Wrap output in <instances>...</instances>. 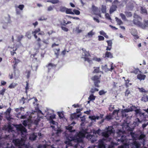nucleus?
<instances>
[{"label": "nucleus", "mask_w": 148, "mask_h": 148, "mask_svg": "<svg viewBox=\"0 0 148 148\" xmlns=\"http://www.w3.org/2000/svg\"><path fill=\"white\" fill-rule=\"evenodd\" d=\"M95 133L100 135H101L102 132H101V131L99 129Z\"/></svg>", "instance_id": "69168bd1"}, {"label": "nucleus", "mask_w": 148, "mask_h": 148, "mask_svg": "<svg viewBox=\"0 0 148 148\" xmlns=\"http://www.w3.org/2000/svg\"><path fill=\"white\" fill-rule=\"evenodd\" d=\"M105 57L112 58L113 57L112 54L110 52L107 51L105 53Z\"/></svg>", "instance_id": "f3484780"}, {"label": "nucleus", "mask_w": 148, "mask_h": 148, "mask_svg": "<svg viewBox=\"0 0 148 148\" xmlns=\"http://www.w3.org/2000/svg\"><path fill=\"white\" fill-rule=\"evenodd\" d=\"M112 133V129L110 130L109 128H108L106 131L102 132L101 135L105 138H108Z\"/></svg>", "instance_id": "0eeeda50"}, {"label": "nucleus", "mask_w": 148, "mask_h": 148, "mask_svg": "<svg viewBox=\"0 0 148 148\" xmlns=\"http://www.w3.org/2000/svg\"><path fill=\"white\" fill-rule=\"evenodd\" d=\"M120 16L123 20H125L126 18L125 15L123 13H121Z\"/></svg>", "instance_id": "680f3d73"}, {"label": "nucleus", "mask_w": 148, "mask_h": 148, "mask_svg": "<svg viewBox=\"0 0 148 148\" xmlns=\"http://www.w3.org/2000/svg\"><path fill=\"white\" fill-rule=\"evenodd\" d=\"M79 117V115L75 113L71 114V119H72L78 118Z\"/></svg>", "instance_id": "aec40b11"}, {"label": "nucleus", "mask_w": 148, "mask_h": 148, "mask_svg": "<svg viewBox=\"0 0 148 148\" xmlns=\"http://www.w3.org/2000/svg\"><path fill=\"white\" fill-rule=\"evenodd\" d=\"M108 43V46L109 47H112V42L111 40H107L106 41Z\"/></svg>", "instance_id": "c03bdc74"}, {"label": "nucleus", "mask_w": 148, "mask_h": 148, "mask_svg": "<svg viewBox=\"0 0 148 148\" xmlns=\"http://www.w3.org/2000/svg\"><path fill=\"white\" fill-rule=\"evenodd\" d=\"M114 67H115V66H114L113 64L112 63L111 65V68L108 69L107 70L112 72V70L114 69Z\"/></svg>", "instance_id": "37998d69"}, {"label": "nucleus", "mask_w": 148, "mask_h": 148, "mask_svg": "<svg viewBox=\"0 0 148 148\" xmlns=\"http://www.w3.org/2000/svg\"><path fill=\"white\" fill-rule=\"evenodd\" d=\"M126 15L127 17H131L132 16V14L131 12H125Z\"/></svg>", "instance_id": "ea45409f"}, {"label": "nucleus", "mask_w": 148, "mask_h": 148, "mask_svg": "<svg viewBox=\"0 0 148 148\" xmlns=\"http://www.w3.org/2000/svg\"><path fill=\"white\" fill-rule=\"evenodd\" d=\"M57 66V64H55L51 63H49L46 65V67L47 68L48 71V72H49L51 69H55L56 67Z\"/></svg>", "instance_id": "1a4fd4ad"}, {"label": "nucleus", "mask_w": 148, "mask_h": 148, "mask_svg": "<svg viewBox=\"0 0 148 148\" xmlns=\"http://www.w3.org/2000/svg\"><path fill=\"white\" fill-rule=\"evenodd\" d=\"M130 90H129L128 89H126L125 92V96H127L129 94H130Z\"/></svg>", "instance_id": "de8ad7c7"}, {"label": "nucleus", "mask_w": 148, "mask_h": 148, "mask_svg": "<svg viewBox=\"0 0 148 148\" xmlns=\"http://www.w3.org/2000/svg\"><path fill=\"white\" fill-rule=\"evenodd\" d=\"M73 12H74V14H75L76 15H79L80 14V11L78 10H77L76 9H74L73 10Z\"/></svg>", "instance_id": "4c0bfd02"}, {"label": "nucleus", "mask_w": 148, "mask_h": 148, "mask_svg": "<svg viewBox=\"0 0 148 148\" xmlns=\"http://www.w3.org/2000/svg\"><path fill=\"white\" fill-rule=\"evenodd\" d=\"M25 99L24 97H23L20 100V103H22L23 104H24L25 103Z\"/></svg>", "instance_id": "6e6d98bb"}, {"label": "nucleus", "mask_w": 148, "mask_h": 148, "mask_svg": "<svg viewBox=\"0 0 148 148\" xmlns=\"http://www.w3.org/2000/svg\"><path fill=\"white\" fill-rule=\"evenodd\" d=\"M122 116L123 117H125L126 118L128 117V114L126 113L122 112Z\"/></svg>", "instance_id": "e2e57ef3"}, {"label": "nucleus", "mask_w": 148, "mask_h": 148, "mask_svg": "<svg viewBox=\"0 0 148 148\" xmlns=\"http://www.w3.org/2000/svg\"><path fill=\"white\" fill-rule=\"evenodd\" d=\"M40 28H38L34 29L32 32L31 30L28 31L26 32L25 35V36L30 39L31 38L32 34L37 42L36 45L39 48H40L42 46L41 43V40L40 38L38 37L37 34L38 35L42 36L44 35L45 34L44 32H43L42 31L40 32Z\"/></svg>", "instance_id": "f257e3e1"}, {"label": "nucleus", "mask_w": 148, "mask_h": 148, "mask_svg": "<svg viewBox=\"0 0 148 148\" xmlns=\"http://www.w3.org/2000/svg\"><path fill=\"white\" fill-rule=\"evenodd\" d=\"M5 90L6 89L4 88H3L1 90H0V95H3L4 94Z\"/></svg>", "instance_id": "e433bc0d"}, {"label": "nucleus", "mask_w": 148, "mask_h": 148, "mask_svg": "<svg viewBox=\"0 0 148 148\" xmlns=\"http://www.w3.org/2000/svg\"><path fill=\"white\" fill-rule=\"evenodd\" d=\"M93 60L98 62H100L101 60V59L100 58H98L97 57H94V58H93Z\"/></svg>", "instance_id": "603ef678"}, {"label": "nucleus", "mask_w": 148, "mask_h": 148, "mask_svg": "<svg viewBox=\"0 0 148 148\" xmlns=\"http://www.w3.org/2000/svg\"><path fill=\"white\" fill-rule=\"evenodd\" d=\"M53 51L54 52V53L55 55H56L57 57H58V56H59L60 49L59 48H56L55 49H54L53 50Z\"/></svg>", "instance_id": "dca6fc26"}, {"label": "nucleus", "mask_w": 148, "mask_h": 148, "mask_svg": "<svg viewBox=\"0 0 148 148\" xmlns=\"http://www.w3.org/2000/svg\"><path fill=\"white\" fill-rule=\"evenodd\" d=\"M92 30H91L89 32L86 36V38H90L92 37Z\"/></svg>", "instance_id": "7c9ffc66"}, {"label": "nucleus", "mask_w": 148, "mask_h": 148, "mask_svg": "<svg viewBox=\"0 0 148 148\" xmlns=\"http://www.w3.org/2000/svg\"><path fill=\"white\" fill-rule=\"evenodd\" d=\"M98 9L97 8L95 7L93 5V12L95 14H97L98 13Z\"/></svg>", "instance_id": "cd10ccee"}, {"label": "nucleus", "mask_w": 148, "mask_h": 148, "mask_svg": "<svg viewBox=\"0 0 148 148\" xmlns=\"http://www.w3.org/2000/svg\"><path fill=\"white\" fill-rule=\"evenodd\" d=\"M85 137L84 134L82 132H79L77 133V134L73 137L68 136L66 140L65 143L68 145H70L71 144V141H75L77 143L82 142L83 141V139Z\"/></svg>", "instance_id": "f03ea898"}, {"label": "nucleus", "mask_w": 148, "mask_h": 148, "mask_svg": "<svg viewBox=\"0 0 148 148\" xmlns=\"http://www.w3.org/2000/svg\"><path fill=\"white\" fill-rule=\"evenodd\" d=\"M75 31L77 33H81L82 31V30L79 29V27L78 26L77 27H76Z\"/></svg>", "instance_id": "79ce46f5"}, {"label": "nucleus", "mask_w": 148, "mask_h": 148, "mask_svg": "<svg viewBox=\"0 0 148 148\" xmlns=\"http://www.w3.org/2000/svg\"><path fill=\"white\" fill-rule=\"evenodd\" d=\"M133 145L135 146L136 148H138L140 146V143L136 141H134L133 143Z\"/></svg>", "instance_id": "a878e982"}, {"label": "nucleus", "mask_w": 148, "mask_h": 148, "mask_svg": "<svg viewBox=\"0 0 148 148\" xmlns=\"http://www.w3.org/2000/svg\"><path fill=\"white\" fill-rule=\"evenodd\" d=\"M72 128H73V127L72 126H68L66 128V129L67 130H68L70 132H74L75 131V130H72Z\"/></svg>", "instance_id": "f704fd0d"}, {"label": "nucleus", "mask_w": 148, "mask_h": 148, "mask_svg": "<svg viewBox=\"0 0 148 148\" xmlns=\"http://www.w3.org/2000/svg\"><path fill=\"white\" fill-rule=\"evenodd\" d=\"M131 33L133 36H134L136 34H138L137 31L135 29H132L131 31Z\"/></svg>", "instance_id": "2f4dec72"}, {"label": "nucleus", "mask_w": 148, "mask_h": 148, "mask_svg": "<svg viewBox=\"0 0 148 148\" xmlns=\"http://www.w3.org/2000/svg\"><path fill=\"white\" fill-rule=\"evenodd\" d=\"M66 8L64 7H61L60 8V11L61 12H66Z\"/></svg>", "instance_id": "864d4df0"}, {"label": "nucleus", "mask_w": 148, "mask_h": 148, "mask_svg": "<svg viewBox=\"0 0 148 148\" xmlns=\"http://www.w3.org/2000/svg\"><path fill=\"white\" fill-rule=\"evenodd\" d=\"M37 137V135L36 134L34 133L30 135L29 139L31 140H34L36 139Z\"/></svg>", "instance_id": "f8f14e48"}, {"label": "nucleus", "mask_w": 148, "mask_h": 148, "mask_svg": "<svg viewBox=\"0 0 148 148\" xmlns=\"http://www.w3.org/2000/svg\"><path fill=\"white\" fill-rule=\"evenodd\" d=\"M104 40V37L101 36H98V40L99 41L103 40Z\"/></svg>", "instance_id": "052dcab7"}, {"label": "nucleus", "mask_w": 148, "mask_h": 148, "mask_svg": "<svg viewBox=\"0 0 148 148\" xmlns=\"http://www.w3.org/2000/svg\"><path fill=\"white\" fill-rule=\"evenodd\" d=\"M12 142L16 146L21 148L25 145V140L22 138H21V139H13Z\"/></svg>", "instance_id": "423d86ee"}, {"label": "nucleus", "mask_w": 148, "mask_h": 148, "mask_svg": "<svg viewBox=\"0 0 148 148\" xmlns=\"http://www.w3.org/2000/svg\"><path fill=\"white\" fill-rule=\"evenodd\" d=\"M26 87L25 88V90H26L25 92H26V93H27V91L28 90V89H29V84L28 82H27V81L26 82Z\"/></svg>", "instance_id": "a19ab883"}, {"label": "nucleus", "mask_w": 148, "mask_h": 148, "mask_svg": "<svg viewBox=\"0 0 148 148\" xmlns=\"http://www.w3.org/2000/svg\"><path fill=\"white\" fill-rule=\"evenodd\" d=\"M104 139H101L99 140L98 145V148H105V144L104 142Z\"/></svg>", "instance_id": "9b49d317"}, {"label": "nucleus", "mask_w": 148, "mask_h": 148, "mask_svg": "<svg viewBox=\"0 0 148 148\" xmlns=\"http://www.w3.org/2000/svg\"><path fill=\"white\" fill-rule=\"evenodd\" d=\"M130 134L133 139L134 140H137L138 139V135L135 134L134 133L131 132H130Z\"/></svg>", "instance_id": "2eb2a0df"}, {"label": "nucleus", "mask_w": 148, "mask_h": 148, "mask_svg": "<svg viewBox=\"0 0 148 148\" xmlns=\"http://www.w3.org/2000/svg\"><path fill=\"white\" fill-rule=\"evenodd\" d=\"M106 92H105L103 90H100L99 92V94L100 95H101L105 94Z\"/></svg>", "instance_id": "13d9d810"}, {"label": "nucleus", "mask_w": 148, "mask_h": 148, "mask_svg": "<svg viewBox=\"0 0 148 148\" xmlns=\"http://www.w3.org/2000/svg\"><path fill=\"white\" fill-rule=\"evenodd\" d=\"M66 14H74V13L72 12V9H71L66 8Z\"/></svg>", "instance_id": "4be33fe9"}, {"label": "nucleus", "mask_w": 148, "mask_h": 148, "mask_svg": "<svg viewBox=\"0 0 148 148\" xmlns=\"http://www.w3.org/2000/svg\"><path fill=\"white\" fill-rule=\"evenodd\" d=\"M139 71V70L138 69H135L133 72V73H135V74H138V71Z\"/></svg>", "instance_id": "774afa93"}, {"label": "nucleus", "mask_w": 148, "mask_h": 148, "mask_svg": "<svg viewBox=\"0 0 148 148\" xmlns=\"http://www.w3.org/2000/svg\"><path fill=\"white\" fill-rule=\"evenodd\" d=\"M50 119L53 120V119H55L56 118V115L55 114H53L52 115H51L50 116Z\"/></svg>", "instance_id": "338daca9"}, {"label": "nucleus", "mask_w": 148, "mask_h": 148, "mask_svg": "<svg viewBox=\"0 0 148 148\" xmlns=\"http://www.w3.org/2000/svg\"><path fill=\"white\" fill-rule=\"evenodd\" d=\"M61 27V29L64 32H67L69 30V29L68 28L65 27L64 26H62Z\"/></svg>", "instance_id": "58836bf2"}, {"label": "nucleus", "mask_w": 148, "mask_h": 148, "mask_svg": "<svg viewBox=\"0 0 148 148\" xmlns=\"http://www.w3.org/2000/svg\"><path fill=\"white\" fill-rule=\"evenodd\" d=\"M132 110H130L129 108L128 109H126L124 110H122V112H124L125 113L126 112H132Z\"/></svg>", "instance_id": "5fc2aeb1"}, {"label": "nucleus", "mask_w": 148, "mask_h": 148, "mask_svg": "<svg viewBox=\"0 0 148 148\" xmlns=\"http://www.w3.org/2000/svg\"><path fill=\"white\" fill-rule=\"evenodd\" d=\"M99 68V67H94L93 68L94 69V70L93 71V73H98L100 72Z\"/></svg>", "instance_id": "bb28decb"}, {"label": "nucleus", "mask_w": 148, "mask_h": 148, "mask_svg": "<svg viewBox=\"0 0 148 148\" xmlns=\"http://www.w3.org/2000/svg\"><path fill=\"white\" fill-rule=\"evenodd\" d=\"M102 68L104 70L106 71H108V69H109L107 68V64H105L104 66H102Z\"/></svg>", "instance_id": "a18cd8bd"}, {"label": "nucleus", "mask_w": 148, "mask_h": 148, "mask_svg": "<svg viewBox=\"0 0 148 148\" xmlns=\"http://www.w3.org/2000/svg\"><path fill=\"white\" fill-rule=\"evenodd\" d=\"M58 113L60 119H62L64 117L63 114L62 112H58Z\"/></svg>", "instance_id": "72a5a7b5"}, {"label": "nucleus", "mask_w": 148, "mask_h": 148, "mask_svg": "<svg viewBox=\"0 0 148 148\" xmlns=\"http://www.w3.org/2000/svg\"><path fill=\"white\" fill-rule=\"evenodd\" d=\"M117 8V6L114 5H112L110 8V14H112L114 11H116Z\"/></svg>", "instance_id": "4468645a"}, {"label": "nucleus", "mask_w": 148, "mask_h": 148, "mask_svg": "<svg viewBox=\"0 0 148 148\" xmlns=\"http://www.w3.org/2000/svg\"><path fill=\"white\" fill-rule=\"evenodd\" d=\"M47 1L52 4H56L59 2V0H47Z\"/></svg>", "instance_id": "393cba45"}, {"label": "nucleus", "mask_w": 148, "mask_h": 148, "mask_svg": "<svg viewBox=\"0 0 148 148\" xmlns=\"http://www.w3.org/2000/svg\"><path fill=\"white\" fill-rule=\"evenodd\" d=\"M145 136H146L145 135L141 133L139 136H138V139L139 140L143 139L144 140H145L144 138Z\"/></svg>", "instance_id": "412c9836"}, {"label": "nucleus", "mask_w": 148, "mask_h": 148, "mask_svg": "<svg viewBox=\"0 0 148 148\" xmlns=\"http://www.w3.org/2000/svg\"><path fill=\"white\" fill-rule=\"evenodd\" d=\"M141 11L142 13L147 14V10L145 8H142Z\"/></svg>", "instance_id": "bf43d9fd"}, {"label": "nucleus", "mask_w": 148, "mask_h": 148, "mask_svg": "<svg viewBox=\"0 0 148 148\" xmlns=\"http://www.w3.org/2000/svg\"><path fill=\"white\" fill-rule=\"evenodd\" d=\"M134 17L135 18L133 20L134 24L138 26L143 29H145L148 26V20L144 21V23H141L139 20H141L142 18L138 15H135Z\"/></svg>", "instance_id": "7ed1b4c3"}, {"label": "nucleus", "mask_w": 148, "mask_h": 148, "mask_svg": "<svg viewBox=\"0 0 148 148\" xmlns=\"http://www.w3.org/2000/svg\"><path fill=\"white\" fill-rule=\"evenodd\" d=\"M24 36L23 35H21L18 36L17 37V39L18 41H20L21 39L23 38Z\"/></svg>", "instance_id": "49530a36"}, {"label": "nucleus", "mask_w": 148, "mask_h": 148, "mask_svg": "<svg viewBox=\"0 0 148 148\" xmlns=\"http://www.w3.org/2000/svg\"><path fill=\"white\" fill-rule=\"evenodd\" d=\"M82 50L83 51L82 58L84 59L85 61H86L89 63H90L92 60L90 58L91 56L90 53L88 51H87L84 48H82Z\"/></svg>", "instance_id": "39448f33"}, {"label": "nucleus", "mask_w": 148, "mask_h": 148, "mask_svg": "<svg viewBox=\"0 0 148 148\" xmlns=\"http://www.w3.org/2000/svg\"><path fill=\"white\" fill-rule=\"evenodd\" d=\"M11 50L10 51L11 54L12 56L14 55V54H16V53L15 52L17 50V48H11Z\"/></svg>", "instance_id": "a211bd4d"}, {"label": "nucleus", "mask_w": 148, "mask_h": 148, "mask_svg": "<svg viewBox=\"0 0 148 148\" xmlns=\"http://www.w3.org/2000/svg\"><path fill=\"white\" fill-rule=\"evenodd\" d=\"M63 24H62V25L64 26H65L66 25L71 23V22L70 21H68L67 22H66V21L65 20H63Z\"/></svg>", "instance_id": "473e14b6"}, {"label": "nucleus", "mask_w": 148, "mask_h": 148, "mask_svg": "<svg viewBox=\"0 0 148 148\" xmlns=\"http://www.w3.org/2000/svg\"><path fill=\"white\" fill-rule=\"evenodd\" d=\"M17 129L18 130L21 131L22 134H23V133L27 132V130L26 128L23 127L21 124H20L18 125Z\"/></svg>", "instance_id": "9d476101"}, {"label": "nucleus", "mask_w": 148, "mask_h": 148, "mask_svg": "<svg viewBox=\"0 0 148 148\" xmlns=\"http://www.w3.org/2000/svg\"><path fill=\"white\" fill-rule=\"evenodd\" d=\"M141 100L145 102L148 101V95L146 94L143 95V97L141 98Z\"/></svg>", "instance_id": "6ab92c4d"}, {"label": "nucleus", "mask_w": 148, "mask_h": 148, "mask_svg": "<svg viewBox=\"0 0 148 148\" xmlns=\"http://www.w3.org/2000/svg\"><path fill=\"white\" fill-rule=\"evenodd\" d=\"M139 91L141 92H144L145 93L147 92L146 91L145 89L143 88H138Z\"/></svg>", "instance_id": "09e8293b"}, {"label": "nucleus", "mask_w": 148, "mask_h": 148, "mask_svg": "<svg viewBox=\"0 0 148 148\" xmlns=\"http://www.w3.org/2000/svg\"><path fill=\"white\" fill-rule=\"evenodd\" d=\"M146 75L141 74H138L137 75V78L140 80H144L146 77Z\"/></svg>", "instance_id": "ddd939ff"}, {"label": "nucleus", "mask_w": 148, "mask_h": 148, "mask_svg": "<svg viewBox=\"0 0 148 148\" xmlns=\"http://www.w3.org/2000/svg\"><path fill=\"white\" fill-rule=\"evenodd\" d=\"M130 81L128 79L126 81L125 85L126 86V87H128L129 86V84H129Z\"/></svg>", "instance_id": "0e129e2a"}, {"label": "nucleus", "mask_w": 148, "mask_h": 148, "mask_svg": "<svg viewBox=\"0 0 148 148\" xmlns=\"http://www.w3.org/2000/svg\"><path fill=\"white\" fill-rule=\"evenodd\" d=\"M120 3V2L118 0H114L112 3V5H114L117 6L119 5Z\"/></svg>", "instance_id": "c756f323"}, {"label": "nucleus", "mask_w": 148, "mask_h": 148, "mask_svg": "<svg viewBox=\"0 0 148 148\" xmlns=\"http://www.w3.org/2000/svg\"><path fill=\"white\" fill-rule=\"evenodd\" d=\"M112 117L111 115H107L106 116V118L105 119H106L108 120H110L112 119Z\"/></svg>", "instance_id": "4d7b16f0"}, {"label": "nucleus", "mask_w": 148, "mask_h": 148, "mask_svg": "<svg viewBox=\"0 0 148 148\" xmlns=\"http://www.w3.org/2000/svg\"><path fill=\"white\" fill-rule=\"evenodd\" d=\"M105 17L108 20H111V18L109 15V14L108 13H106L105 14Z\"/></svg>", "instance_id": "3c124183"}, {"label": "nucleus", "mask_w": 148, "mask_h": 148, "mask_svg": "<svg viewBox=\"0 0 148 148\" xmlns=\"http://www.w3.org/2000/svg\"><path fill=\"white\" fill-rule=\"evenodd\" d=\"M101 75L98 76L97 75H95L93 77V80L94 81L95 85V86L99 87V84L100 83V79Z\"/></svg>", "instance_id": "6e6552de"}, {"label": "nucleus", "mask_w": 148, "mask_h": 148, "mask_svg": "<svg viewBox=\"0 0 148 148\" xmlns=\"http://www.w3.org/2000/svg\"><path fill=\"white\" fill-rule=\"evenodd\" d=\"M25 73L27 74V78H29L30 76L31 70H27L25 72Z\"/></svg>", "instance_id": "c9c22d12"}, {"label": "nucleus", "mask_w": 148, "mask_h": 148, "mask_svg": "<svg viewBox=\"0 0 148 148\" xmlns=\"http://www.w3.org/2000/svg\"><path fill=\"white\" fill-rule=\"evenodd\" d=\"M117 134L118 138L121 137L120 139H118L117 141L119 142L121 141L122 143H124L125 145H127V142L128 140L126 138V136L123 135V132L120 130H119L117 132Z\"/></svg>", "instance_id": "20e7f679"}, {"label": "nucleus", "mask_w": 148, "mask_h": 148, "mask_svg": "<svg viewBox=\"0 0 148 148\" xmlns=\"http://www.w3.org/2000/svg\"><path fill=\"white\" fill-rule=\"evenodd\" d=\"M18 8L21 10H22L24 8V5L23 4L20 5L18 6Z\"/></svg>", "instance_id": "8fccbe9b"}, {"label": "nucleus", "mask_w": 148, "mask_h": 148, "mask_svg": "<svg viewBox=\"0 0 148 148\" xmlns=\"http://www.w3.org/2000/svg\"><path fill=\"white\" fill-rule=\"evenodd\" d=\"M115 19L118 24L119 25H120L123 24V22L121 19H119L117 17H116Z\"/></svg>", "instance_id": "c85d7f7f"}, {"label": "nucleus", "mask_w": 148, "mask_h": 148, "mask_svg": "<svg viewBox=\"0 0 148 148\" xmlns=\"http://www.w3.org/2000/svg\"><path fill=\"white\" fill-rule=\"evenodd\" d=\"M106 8L105 5H102L101 8V11L103 13H105L106 12Z\"/></svg>", "instance_id": "5701e85b"}, {"label": "nucleus", "mask_w": 148, "mask_h": 148, "mask_svg": "<svg viewBox=\"0 0 148 148\" xmlns=\"http://www.w3.org/2000/svg\"><path fill=\"white\" fill-rule=\"evenodd\" d=\"M17 85V84L15 83H12L9 86L8 88L10 89L14 88Z\"/></svg>", "instance_id": "b1692460"}]
</instances>
